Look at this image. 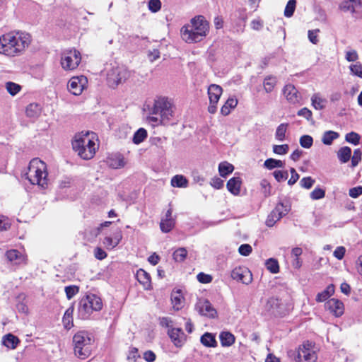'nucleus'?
Instances as JSON below:
<instances>
[{"mask_svg": "<svg viewBox=\"0 0 362 362\" xmlns=\"http://www.w3.org/2000/svg\"><path fill=\"white\" fill-rule=\"evenodd\" d=\"M277 83L276 78L273 76H267L263 82V86L267 93H271Z\"/></svg>", "mask_w": 362, "mask_h": 362, "instance_id": "obj_31", "label": "nucleus"}, {"mask_svg": "<svg viewBox=\"0 0 362 362\" xmlns=\"http://www.w3.org/2000/svg\"><path fill=\"white\" fill-rule=\"evenodd\" d=\"M238 100L233 97L229 98L221 108V114L223 116L228 115L231 110L236 107Z\"/></svg>", "mask_w": 362, "mask_h": 362, "instance_id": "obj_25", "label": "nucleus"}, {"mask_svg": "<svg viewBox=\"0 0 362 362\" xmlns=\"http://www.w3.org/2000/svg\"><path fill=\"white\" fill-rule=\"evenodd\" d=\"M288 127V123H281L277 127L275 132V138L276 140L282 141L286 139V133Z\"/></svg>", "mask_w": 362, "mask_h": 362, "instance_id": "obj_34", "label": "nucleus"}, {"mask_svg": "<svg viewBox=\"0 0 362 362\" xmlns=\"http://www.w3.org/2000/svg\"><path fill=\"white\" fill-rule=\"evenodd\" d=\"M290 210V206L279 203L274 210L268 215L265 223L268 227H272L276 221L286 215Z\"/></svg>", "mask_w": 362, "mask_h": 362, "instance_id": "obj_12", "label": "nucleus"}, {"mask_svg": "<svg viewBox=\"0 0 362 362\" xmlns=\"http://www.w3.org/2000/svg\"><path fill=\"white\" fill-rule=\"evenodd\" d=\"M231 278L245 284H249L252 282V275L250 271L246 267H238L233 269L231 272Z\"/></svg>", "mask_w": 362, "mask_h": 362, "instance_id": "obj_14", "label": "nucleus"}, {"mask_svg": "<svg viewBox=\"0 0 362 362\" xmlns=\"http://www.w3.org/2000/svg\"><path fill=\"white\" fill-rule=\"evenodd\" d=\"M147 131L144 128H139L134 134L133 142L139 144L143 142L147 137Z\"/></svg>", "mask_w": 362, "mask_h": 362, "instance_id": "obj_36", "label": "nucleus"}, {"mask_svg": "<svg viewBox=\"0 0 362 362\" xmlns=\"http://www.w3.org/2000/svg\"><path fill=\"white\" fill-rule=\"evenodd\" d=\"M94 255L96 259L102 260L107 257V253L100 247H96L94 251Z\"/></svg>", "mask_w": 362, "mask_h": 362, "instance_id": "obj_58", "label": "nucleus"}, {"mask_svg": "<svg viewBox=\"0 0 362 362\" xmlns=\"http://www.w3.org/2000/svg\"><path fill=\"white\" fill-rule=\"evenodd\" d=\"M297 114L298 116H302L307 119H310V118L312 117V112L306 107L300 109Z\"/></svg>", "mask_w": 362, "mask_h": 362, "instance_id": "obj_59", "label": "nucleus"}, {"mask_svg": "<svg viewBox=\"0 0 362 362\" xmlns=\"http://www.w3.org/2000/svg\"><path fill=\"white\" fill-rule=\"evenodd\" d=\"M103 244L107 249H112L116 247L113 238L111 237H105L103 240Z\"/></svg>", "mask_w": 362, "mask_h": 362, "instance_id": "obj_60", "label": "nucleus"}, {"mask_svg": "<svg viewBox=\"0 0 362 362\" xmlns=\"http://www.w3.org/2000/svg\"><path fill=\"white\" fill-rule=\"evenodd\" d=\"M168 335L177 347H181L185 341V334L180 328H173L168 331Z\"/></svg>", "mask_w": 362, "mask_h": 362, "instance_id": "obj_18", "label": "nucleus"}, {"mask_svg": "<svg viewBox=\"0 0 362 362\" xmlns=\"http://www.w3.org/2000/svg\"><path fill=\"white\" fill-rule=\"evenodd\" d=\"M31 42L28 33L10 31L0 36V54L9 57L21 55Z\"/></svg>", "mask_w": 362, "mask_h": 362, "instance_id": "obj_1", "label": "nucleus"}, {"mask_svg": "<svg viewBox=\"0 0 362 362\" xmlns=\"http://www.w3.org/2000/svg\"><path fill=\"white\" fill-rule=\"evenodd\" d=\"M252 250V247L249 244H243L238 248L239 253L243 256H248Z\"/></svg>", "mask_w": 362, "mask_h": 362, "instance_id": "obj_51", "label": "nucleus"}, {"mask_svg": "<svg viewBox=\"0 0 362 362\" xmlns=\"http://www.w3.org/2000/svg\"><path fill=\"white\" fill-rule=\"evenodd\" d=\"M49 182H26L24 187L26 191L42 192L48 187Z\"/></svg>", "mask_w": 362, "mask_h": 362, "instance_id": "obj_27", "label": "nucleus"}, {"mask_svg": "<svg viewBox=\"0 0 362 362\" xmlns=\"http://www.w3.org/2000/svg\"><path fill=\"white\" fill-rule=\"evenodd\" d=\"M267 269L272 274H276L279 272V266L278 261L275 259L270 258L265 263Z\"/></svg>", "mask_w": 362, "mask_h": 362, "instance_id": "obj_39", "label": "nucleus"}, {"mask_svg": "<svg viewBox=\"0 0 362 362\" xmlns=\"http://www.w3.org/2000/svg\"><path fill=\"white\" fill-rule=\"evenodd\" d=\"M346 252V249L343 246L337 247L334 251V256L339 260H341L344 258Z\"/></svg>", "mask_w": 362, "mask_h": 362, "instance_id": "obj_53", "label": "nucleus"}, {"mask_svg": "<svg viewBox=\"0 0 362 362\" xmlns=\"http://www.w3.org/2000/svg\"><path fill=\"white\" fill-rule=\"evenodd\" d=\"M349 196L352 198H357L359 195L362 194V186H358L349 189Z\"/></svg>", "mask_w": 362, "mask_h": 362, "instance_id": "obj_55", "label": "nucleus"}, {"mask_svg": "<svg viewBox=\"0 0 362 362\" xmlns=\"http://www.w3.org/2000/svg\"><path fill=\"white\" fill-rule=\"evenodd\" d=\"M81 62V55L76 49L64 50L61 56V65L66 71L76 69Z\"/></svg>", "mask_w": 362, "mask_h": 362, "instance_id": "obj_9", "label": "nucleus"}, {"mask_svg": "<svg viewBox=\"0 0 362 362\" xmlns=\"http://www.w3.org/2000/svg\"><path fill=\"white\" fill-rule=\"evenodd\" d=\"M358 58V55L356 50L348 51L346 53V59L348 62H355Z\"/></svg>", "mask_w": 362, "mask_h": 362, "instance_id": "obj_56", "label": "nucleus"}, {"mask_svg": "<svg viewBox=\"0 0 362 362\" xmlns=\"http://www.w3.org/2000/svg\"><path fill=\"white\" fill-rule=\"evenodd\" d=\"M74 310V306H71L65 311L64 315L63 323L66 329H70L73 326L72 315Z\"/></svg>", "mask_w": 362, "mask_h": 362, "instance_id": "obj_35", "label": "nucleus"}, {"mask_svg": "<svg viewBox=\"0 0 362 362\" xmlns=\"http://www.w3.org/2000/svg\"><path fill=\"white\" fill-rule=\"evenodd\" d=\"M325 308L336 317H341L344 313L343 302L337 298H331L325 302Z\"/></svg>", "mask_w": 362, "mask_h": 362, "instance_id": "obj_15", "label": "nucleus"}, {"mask_svg": "<svg viewBox=\"0 0 362 362\" xmlns=\"http://www.w3.org/2000/svg\"><path fill=\"white\" fill-rule=\"evenodd\" d=\"M200 341L206 347L215 348L218 344L216 340V335L210 332H205L200 338Z\"/></svg>", "mask_w": 362, "mask_h": 362, "instance_id": "obj_24", "label": "nucleus"}, {"mask_svg": "<svg viewBox=\"0 0 362 362\" xmlns=\"http://www.w3.org/2000/svg\"><path fill=\"white\" fill-rule=\"evenodd\" d=\"M139 357V355L138 354V349L134 347L129 351V354L127 356V358L128 360L136 361V358Z\"/></svg>", "mask_w": 362, "mask_h": 362, "instance_id": "obj_61", "label": "nucleus"}, {"mask_svg": "<svg viewBox=\"0 0 362 362\" xmlns=\"http://www.w3.org/2000/svg\"><path fill=\"white\" fill-rule=\"evenodd\" d=\"M362 153L359 148L355 149L351 157V165L356 167L361 160Z\"/></svg>", "mask_w": 362, "mask_h": 362, "instance_id": "obj_48", "label": "nucleus"}, {"mask_svg": "<svg viewBox=\"0 0 362 362\" xmlns=\"http://www.w3.org/2000/svg\"><path fill=\"white\" fill-rule=\"evenodd\" d=\"M161 8V1L160 0H149L148 8L153 13L158 12Z\"/></svg>", "mask_w": 362, "mask_h": 362, "instance_id": "obj_49", "label": "nucleus"}, {"mask_svg": "<svg viewBox=\"0 0 362 362\" xmlns=\"http://www.w3.org/2000/svg\"><path fill=\"white\" fill-rule=\"evenodd\" d=\"M360 139L361 136L355 132H351L345 136L346 141L354 145H358L360 143Z\"/></svg>", "mask_w": 362, "mask_h": 362, "instance_id": "obj_41", "label": "nucleus"}, {"mask_svg": "<svg viewBox=\"0 0 362 362\" xmlns=\"http://www.w3.org/2000/svg\"><path fill=\"white\" fill-rule=\"evenodd\" d=\"M1 342L7 348L14 349L20 343V340L17 337L9 333L3 337Z\"/></svg>", "mask_w": 362, "mask_h": 362, "instance_id": "obj_23", "label": "nucleus"}, {"mask_svg": "<svg viewBox=\"0 0 362 362\" xmlns=\"http://www.w3.org/2000/svg\"><path fill=\"white\" fill-rule=\"evenodd\" d=\"M209 31V23L201 15L192 18L190 23L181 28L182 39L187 43L198 42L205 37Z\"/></svg>", "mask_w": 362, "mask_h": 362, "instance_id": "obj_3", "label": "nucleus"}, {"mask_svg": "<svg viewBox=\"0 0 362 362\" xmlns=\"http://www.w3.org/2000/svg\"><path fill=\"white\" fill-rule=\"evenodd\" d=\"M296 0H289L284 9V16L286 17L290 18L293 15V13L296 9Z\"/></svg>", "mask_w": 362, "mask_h": 362, "instance_id": "obj_42", "label": "nucleus"}, {"mask_svg": "<svg viewBox=\"0 0 362 362\" xmlns=\"http://www.w3.org/2000/svg\"><path fill=\"white\" fill-rule=\"evenodd\" d=\"M223 93V88L217 84H211L208 87L207 94L209 100V105L208 106V112L211 114H214L217 110V104Z\"/></svg>", "mask_w": 362, "mask_h": 362, "instance_id": "obj_11", "label": "nucleus"}, {"mask_svg": "<svg viewBox=\"0 0 362 362\" xmlns=\"http://www.w3.org/2000/svg\"><path fill=\"white\" fill-rule=\"evenodd\" d=\"M273 152L278 155H285L288 152L289 146L288 144L274 145Z\"/></svg>", "mask_w": 362, "mask_h": 362, "instance_id": "obj_45", "label": "nucleus"}, {"mask_svg": "<svg viewBox=\"0 0 362 362\" xmlns=\"http://www.w3.org/2000/svg\"><path fill=\"white\" fill-rule=\"evenodd\" d=\"M234 170V166L226 162H222L218 165V172L222 177H226L228 175L230 174Z\"/></svg>", "mask_w": 362, "mask_h": 362, "instance_id": "obj_32", "label": "nucleus"}, {"mask_svg": "<svg viewBox=\"0 0 362 362\" xmlns=\"http://www.w3.org/2000/svg\"><path fill=\"white\" fill-rule=\"evenodd\" d=\"M283 93L289 103L295 105L300 103V95L293 84H286L284 87Z\"/></svg>", "mask_w": 362, "mask_h": 362, "instance_id": "obj_16", "label": "nucleus"}, {"mask_svg": "<svg viewBox=\"0 0 362 362\" xmlns=\"http://www.w3.org/2000/svg\"><path fill=\"white\" fill-rule=\"evenodd\" d=\"M314 349L315 343L307 341L298 349L289 350L288 356L296 362H315L317 354Z\"/></svg>", "mask_w": 362, "mask_h": 362, "instance_id": "obj_7", "label": "nucleus"}, {"mask_svg": "<svg viewBox=\"0 0 362 362\" xmlns=\"http://www.w3.org/2000/svg\"><path fill=\"white\" fill-rule=\"evenodd\" d=\"M350 69L354 75L362 78V65L360 63L351 65Z\"/></svg>", "mask_w": 362, "mask_h": 362, "instance_id": "obj_52", "label": "nucleus"}, {"mask_svg": "<svg viewBox=\"0 0 362 362\" xmlns=\"http://www.w3.org/2000/svg\"><path fill=\"white\" fill-rule=\"evenodd\" d=\"M339 134L333 131L326 132L322 138V141L326 145H330L332 141L339 137Z\"/></svg>", "mask_w": 362, "mask_h": 362, "instance_id": "obj_38", "label": "nucleus"}, {"mask_svg": "<svg viewBox=\"0 0 362 362\" xmlns=\"http://www.w3.org/2000/svg\"><path fill=\"white\" fill-rule=\"evenodd\" d=\"M242 182H227V188L233 194L237 195L240 193Z\"/></svg>", "mask_w": 362, "mask_h": 362, "instance_id": "obj_47", "label": "nucleus"}, {"mask_svg": "<svg viewBox=\"0 0 362 362\" xmlns=\"http://www.w3.org/2000/svg\"><path fill=\"white\" fill-rule=\"evenodd\" d=\"M351 156V149L349 146H344L337 151V157L341 163L348 162Z\"/></svg>", "mask_w": 362, "mask_h": 362, "instance_id": "obj_28", "label": "nucleus"}, {"mask_svg": "<svg viewBox=\"0 0 362 362\" xmlns=\"http://www.w3.org/2000/svg\"><path fill=\"white\" fill-rule=\"evenodd\" d=\"M196 310L202 315H204L211 318H214L216 315V310L213 308L211 303L204 300L199 301L196 304Z\"/></svg>", "mask_w": 362, "mask_h": 362, "instance_id": "obj_17", "label": "nucleus"}, {"mask_svg": "<svg viewBox=\"0 0 362 362\" xmlns=\"http://www.w3.org/2000/svg\"><path fill=\"white\" fill-rule=\"evenodd\" d=\"M222 346H230L235 343V336L229 332H222L219 336Z\"/></svg>", "mask_w": 362, "mask_h": 362, "instance_id": "obj_26", "label": "nucleus"}, {"mask_svg": "<svg viewBox=\"0 0 362 362\" xmlns=\"http://www.w3.org/2000/svg\"><path fill=\"white\" fill-rule=\"evenodd\" d=\"M136 277L145 289L148 290L151 288V276L146 271L142 269H139L136 272Z\"/></svg>", "mask_w": 362, "mask_h": 362, "instance_id": "obj_22", "label": "nucleus"}, {"mask_svg": "<svg viewBox=\"0 0 362 362\" xmlns=\"http://www.w3.org/2000/svg\"><path fill=\"white\" fill-rule=\"evenodd\" d=\"M303 154V151L300 149H296L293 153L291 154L290 158L293 161H297L300 159Z\"/></svg>", "mask_w": 362, "mask_h": 362, "instance_id": "obj_62", "label": "nucleus"}, {"mask_svg": "<svg viewBox=\"0 0 362 362\" xmlns=\"http://www.w3.org/2000/svg\"><path fill=\"white\" fill-rule=\"evenodd\" d=\"M8 260L13 264H25V257L17 250H11L6 253Z\"/></svg>", "mask_w": 362, "mask_h": 362, "instance_id": "obj_20", "label": "nucleus"}, {"mask_svg": "<svg viewBox=\"0 0 362 362\" xmlns=\"http://www.w3.org/2000/svg\"><path fill=\"white\" fill-rule=\"evenodd\" d=\"M300 144L303 148H309L313 143V137L309 135H303L300 138Z\"/></svg>", "mask_w": 362, "mask_h": 362, "instance_id": "obj_46", "label": "nucleus"}, {"mask_svg": "<svg viewBox=\"0 0 362 362\" xmlns=\"http://www.w3.org/2000/svg\"><path fill=\"white\" fill-rule=\"evenodd\" d=\"M335 291L334 285L331 284L328 285L326 288L320 293H318V302L325 301L332 296Z\"/></svg>", "mask_w": 362, "mask_h": 362, "instance_id": "obj_30", "label": "nucleus"}, {"mask_svg": "<svg viewBox=\"0 0 362 362\" xmlns=\"http://www.w3.org/2000/svg\"><path fill=\"white\" fill-rule=\"evenodd\" d=\"M98 139L93 132L76 134L72 140L73 150L83 160L93 158L99 148Z\"/></svg>", "mask_w": 362, "mask_h": 362, "instance_id": "obj_2", "label": "nucleus"}, {"mask_svg": "<svg viewBox=\"0 0 362 362\" xmlns=\"http://www.w3.org/2000/svg\"><path fill=\"white\" fill-rule=\"evenodd\" d=\"M187 251L185 247H179L173 254V259L177 262H182L187 257Z\"/></svg>", "mask_w": 362, "mask_h": 362, "instance_id": "obj_37", "label": "nucleus"}, {"mask_svg": "<svg viewBox=\"0 0 362 362\" xmlns=\"http://www.w3.org/2000/svg\"><path fill=\"white\" fill-rule=\"evenodd\" d=\"M274 178L277 181L281 180H286L288 177V173L287 170H275L273 173Z\"/></svg>", "mask_w": 362, "mask_h": 362, "instance_id": "obj_50", "label": "nucleus"}, {"mask_svg": "<svg viewBox=\"0 0 362 362\" xmlns=\"http://www.w3.org/2000/svg\"><path fill=\"white\" fill-rule=\"evenodd\" d=\"M47 176V164L39 158H35L30 161L28 171L22 178L28 181H46Z\"/></svg>", "mask_w": 362, "mask_h": 362, "instance_id": "obj_6", "label": "nucleus"}, {"mask_svg": "<svg viewBox=\"0 0 362 362\" xmlns=\"http://www.w3.org/2000/svg\"><path fill=\"white\" fill-rule=\"evenodd\" d=\"M356 7H362L361 0H345L339 4V9L342 11L355 13Z\"/></svg>", "mask_w": 362, "mask_h": 362, "instance_id": "obj_21", "label": "nucleus"}, {"mask_svg": "<svg viewBox=\"0 0 362 362\" xmlns=\"http://www.w3.org/2000/svg\"><path fill=\"white\" fill-rule=\"evenodd\" d=\"M93 341V335L86 331H80L76 333L73 337L75 354L82 359L88 357Z\"/></svg>", "mask_w": 362, "mask_h": 362, "instance_id": "obj_4", "label": "nucleus"}, {"mask_svg": "<svg viewBox=\"0 0 362 362\" xmlns=\"http://www.w3.org/2000/svg\"><path fill=\"white\" fill-rule=\"evenodd\" d=\"M182 295L179 291L172 294L171 300L175 310H179L182 308Z\"/></svg>", "mask_w": 362, "mask_h": 362, "instance_id": "obj_40", "label": "nucleus"}, {"mask_svg": "<svg viewBox=\"0 0 362 362\" xmlns=\"http://www.w3.org/2000/svg\"><path fill=\"white\" fill-rule=\"evenodd\" d=\"M6 88L11 95H15L21 90V86L16 83L9 81L6 83Z\"/></svg>", "mask_w": 362, "mask_h": 362, "instance_id": "obj_43", "label": "nucleus"}, {"mask_svg": "<svg viewBox=\"0 0 362 362\" xmlns=\"http://www.w3.org/2000/svg\"><path fill=\"white\" fill-rule=\"evenodd\" d=\"M66 298L70 300L79 291V288L77 286L71 285L66 286L64 288Z\"/></svg>", "mask_w": 362, "mask_h": 362, "instance_id": "obj_44", "label": "nucleus"}, {"mask_svg": "<svg viewBox=\"0 0 362 362\" xmlns=\"http://www.w3.org/2000/svg\"><path fill=\"white\" fill-rule=\"evenodd\" d=\"M284 162L274 158H268L264 163V166L268 170H272L276 168H284Z\"/></svg>", "mask_w": 362, "mask_h": 362, "instance_id": "obj_33", "label": "nucleus"}, {"mask_svg": "<svg viewBox=\"0 0 362 362\" xmlns=\"http://www.w3.org/2000/svg\"><path fill=\"white\" fill-rule=\"evenodd\" d=\"M132 76V71L124 66H117L112 69L108 75L109 86L113 88L125 83Z\"/></svg>", "mask_w": 362, "mask_h": 362, "instance_id": "obj_10", "label": "nucleus"}, {"mask_svg": "<svg viewBox=\"0 0 362 362\" xmlns=\"http://www.w3.org/2000/svg\"><path fill=\"white\" fill-rule=\"evenodd\" d=\"M41 112L40 107L37 103H30L29 104L25 110L26 115L30 118H36L37 117Z\"/></svg>", "mask_w": 362, "mask_h": 362, "instance_id": "obj_29", "label": "nucleus"}, {"mask_svg": "<svg viewBox=\"0 0 362 362\" xmlns=\"http://www.w3.org/2000/svg\"><path fill=\"white\" fill-rule=\"evenodd\" d=\"M214 26L216 29H221L223 26V20L221 16H216L214 20Z\"/></svg>", "mask_w": 362, "mask_h": 362, "instance_id": "obj_63", "label": "nucleus"}, {"mask_svg": "<svg viewBox=\"0 0 362 362\" xmlns=\"http://www.w3.org/2000/svg\"><path fill=\"white\" fill-rule=\"evenodd\" d=\"M153 115H160V122L167 124L173 117V105L167 98L160 97L154 101Z\"/></svg>", "mask_w": 362, "mask_h": 362, "instance_id": "obj_8", "label": "nucleus"}, {"mask_svg": "<svg viewBox=\"0 0 362 362\" xmlns=\"http://www.w3.org/2000/svg\"><path fill=\"white\" fill-rule=\"evenodd\" d=\"M156 358V354L151 350L146 351L144 354V359L147 362H153Z\"/></svg>", "mask_w": 362, "mask_h": 362, "instance_id": "obj_57", "label": "nucleus"}, {"mask_svg": "<svg viewBox=\"0 0 362 362\" xmlns=\"http://www.w3.org/2000/svg\"><path fill=\"white\" fill-rule=\"evenodd\" d=\"M88 79L84 76H73L69 81L67 88L74 95H80L86 88Z\"/></svg>", "mask_w": 362, "mask_h": 362, "instance_id": "obj_13", "label": "nucleus"}, {"mask_svg": "<svg viewBox=\"0 0 362 362\" xmlns=\"http://www.w3.org/2000/svg\"><path fill=\"white\" fill-rule=\"evenodd\" d=\"M197 277V280L200 283H203V284H208L212 281V277L210 275L206 274L203 272H200L199 274H198Z\"/></svg>", "mask_w": 362, "mask_h": 362, "instance_id": "obj_54", "label": "nucleus"}, {"mask_svg": "<svg viewBox=\"0 0 362 362\" xmlns=\"http://www.w3.org/2000/svg\"><path fill=\"white\" fill-rule=\"evenodd\" d=\"M172 209H169L165 213V218L161 219L160 228L163 233L170 232L175 226V221L172 218Z\"/></svg>", "mask_w": 362, "mask_h": 362, "instance_id": "obj_19", "label": "nucleus"}, {"mask_svg": "<svg viewBox=\"0 0 362 362\" xmlns=\"http://www.w3.org/2000/svg\"><path fill=\"white\" fill-rule=\"evenodd\" d=\"M341 291L346 296H349L351 293V286L349 284L344 282L340 286Z\"/></svg>", "mask_w": 362, "mask_h": 362, "instance_id": "obj_64", "label": "nucleus"}, {"mask_svg": "<svg viewBox=\"0 0 362 362\" xmlns=\"http://www.w3.org/2000/svg\"><path fill=\"white\" fill-rule=\"evenodd\" d=\"M101 299L95 295H88L81 299L78 307V317L81 320H87L93 311L102 309Z\"/></svg>", "mask_w": 362, "mask_h": 362, "instance_id": "obj_5", "label": "nucleus"}]
</instances>
